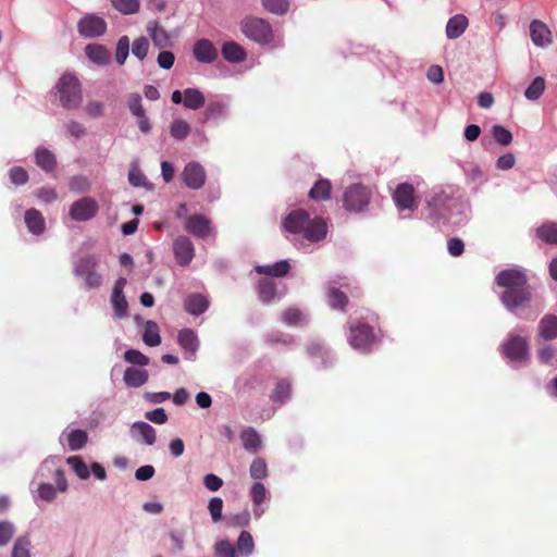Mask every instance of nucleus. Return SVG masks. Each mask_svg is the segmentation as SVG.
<instances>
[{"mask_svg": "<svg viewBox=\"0 0 557 557\" xmlns=\"http://www.w3.org/2000/svg\"><path fill=\"white\" fill-rule=\"evenodd\" d=\"M331 196V183L329 180H319L309 190V197L315 201L327 200Z\"/></svg>", "mask_w": 557, "mask_h": 557, "instance_id": "39", "label": "nucleus"}, {"mask_svg": "<svg viewBox=\"0 0 557 557\" xmlns=\"http://www.w3.org/2000/svg\"><path fill=\"white\" fill-rule=\"evenodd\" d=\"M237 556L249 557L255 552V541L250 532L244 530L239 533L236 545Z\"/></svg>", "mask_w": 557, "mask_h": 557, "instance_id": "34", "label": "nucleus"}, {"mask_svg": "<svg viewBox=\"0 0 557 557\" xmlns=\"http://www.w3.org/2000/svg\"><path fill=\"white\" fill-rule=\"evenodd\" d=\"M66 135L72 139H79L86 133L85 127L77 121L71 120L64 124Z\"/></svg>", "mask_w": 557, "mask_h": 557, "instance_id": "62", "label": "nucleus"}, {"mask_svg": "<svg viewBox=\"0 0 557 557\" xmlns=\"http://www.w3.org/2000/svg\"><path fill=\"white\" fill-rule=\"evenodd\" d=\"M30 546L27 535L18 536L13 544L11 557H30Z\"/></svg>", "mask_w": 557, "mask_h": 557, "instance_id": "46", "label": "nucleus"}, {"mask_svg": "<svg viewBox=\"0 0 557 557\" xmlns=\"http://www.w3.org/2000/svg\"><path fill=\"white\" fill-rule=\"evenodd\" d=\"M351 290V283L347 277L337 276L329 282L327 302L333 309H343L347 304L346 292Z\"/></svg>", "mask_w": 557, "mask_h": 557, "instance_id": "11", "label": "nucleus"}, {"mask_svg": "<svg viewBox=\"0 0 557 557\" xmlns=\"http://www.w3.org/2000/svg\"><path fill=\"white\" fill-rule=\"evenodd\" d=\"M185 230L198 238H206L212 233L210 220L202 214H194L186 219Z\"/></svg>", "mask_w": 557, "mask_h": 557, "instance_id": "17", "label": "nucleus"}, {"mask_svg": "<svg viewBox=\"0 0 557 557\" xmlns=\"http://www.w3.org/2000/svg\"><path fill=\"white\" fill-rule=\"evenodd\" d=\"M123 380L129 387H140L148 381V371L129 367L125 370Z\"/></svg>", "mask_w": 557, "mask_h": 557, "instance_id": "33", "label": "nucleus"}, {"mask_svg": "<svg viewBox=\"0 0 557 557\" xmlns=\"http://www.w3.org/2000/svg\"><path fill=\"white\" fill-rule=\"evenodd\" d=\"M58 493H61V490L57 483L52 485L47 481H39L36 491L33 492V499L36 504L52 503L57 499Z\"/></svg>", "mask_w": 557, "mask_h": 557, "instance_id": "23", "label": "nucleus"}, {"mask_svg": "<svg viewBox=\"0 0 557 557\" xmlns=\"http://www.w3.org/2000/svg\"><path fill=\"white\" fill-rule=\"evenodd\" d=\"M193 53L195 59L205 64L213 63L218 58V50L209 39H199L195 42Z\"/></svg>", "mask_w": 557, "mask_h": 557, "instance_id": "20", "label": "nucleus"}, {"mask_svg": "<svg viewBox=\"0 0 557 557\" xmlns=\"http://www.w3.org/2000/svg\"><path fill=\"white\" fill-rule=\"evenodd\" d=\"M69 187L72 191L75 193H86L89 190L90 184L85 176L77 175L70 180Z\"/></svg>", "mask_w": 557, "mask_h": 557, "instance_id": "63", "label": "nucleus"}, {"mask_svg": "<svg viewBox=\"0 0 557 557\" xmlns=\"http://www.w3.org/2000/svg\"><path fill=\"white\" fill-rule=\"evenodd\" d=\"M249 474L253 480L265 479L269 474L265 460L260 457L253 459L249 468Z\"/></svg>", "mask_w": 557, "mask_h": 557, "instance_id": "52", "label": "nucleus"}, {"mask_svg": "<svg viewBox=\"0 0 557 557\" xmlns=\"http://www.w3.org/2000/svg\"><path fill=\"white\" fill-rule=\"evenodd\" d=\"M129 53V38L122 36L117 40L115 49V60L119 65H123Z\"/></svg>", "mask_w": 557, "mask_h": 557, "instance_id": "55", "label": "nucleus"}, {"mask_svg": "<svg viewBox=\"0 0 557 557\" xmlns=\"http://www.w3.org/2000/svg\"><path fill=\"white\" fill-rule=\"evenodd\" d=\"M375 341V333L368 324H349L348 343L355 350L363 354L369 352Z\"/></svg>", "mask_w": 557, "mask_h": 557, "instance_id": "9", "label": "nucleus"}, {"mask_svg": "<svg viewBox=\"0 0 557 557\" xmlns=\"http://www.w3.org/2000/svg\"><path fill=\"white\" fill-rule=\"evenodd\" d=\"M240 30L248 39L261 46L270 45L274 39L271 24L261 17H245L240 23Z\"/></svg>", "mask_w": 557, "mask_h": 557, "instance_id": "5", "label": "nucleus"}, {"mask_svg": "<svg viewBox=\"0 0 557 557\" xmlns=\"http://www.w3.org/2000/svg\"><path fill=\"white\" fill-rule=\"evenodd\" d=\"M190 125L183 119H174L170 125V135L178 141L185 140L190 133Z\"/></svg>", "mask_w": 557, "mask_h": 557, "instance_id": "38", "label": "nucleus"}, {"mask_svg": "<svg viewBox=\"0 0 557 557\" xmlns=\"http://www.w3.org/2000/svg\"><path fill=\"white\" fill-rule=\"evenodd\" d=\"M127 107L135 117L146 114L145 109L143 107L141 96L138 92H132L128 95Z\"/></svg>", "mask_w": 557, "mask_h": 557, "instance_id": "56", "label": "nucleus"}, {"mask_svg": "<svg viewBox=\"0 0 557 557\" xmlns=\"http://www.w3.org/2000/svg\"><path fill=\"white\" fill-rule=\"evenodd\" d=\"M99 211L98 202L91 197H83L74 201L69 214L73 221L87 222L96 216Z\"/></svg>", "mask_w": 557, "mask_h": 557, "instance_id": "12", "label": "nucleus"}, {"mask_svg": "<svg viewBox=\"0 0 557 557\" xmlns=\"http://www.w3.org/2000/svg\"><path fill=\"white\" fill-rule=\"evenodd\" d=\"M173 253L177 264L187 267L195 257L193 242L187 236H177L173 242Z\"/></svg>", "mask_w": 557, "mask_h": 557, "instance_id": "15", "label": "nucleus"}, {"mask_svg": "<svg viewBox=\"0 0 557 557\" xmlns=\"http://www.w3.org/2000/svg\"><path fill=\"white\" fill-rule=\"evenodd\" d=\"M147 33L153 45L159 49L168 48L172 45L169 32L157 20L148 22Z\"/></svg>", "mask_w": 557, "mask_h": 557, "instance_id": "21", "label": "nucleus"}, {"mask_svg": "<svg viewBox=\"0 0 557 557\" xmlns=\"http://www.w3.org/2000/svg\"><path fill=\"white\" fill-rule=\"evenodd\" d=\"M529 349L528 339L512 333L502 345V354L513 364L524 363L530 357Z\"/></svg>", "mask_w": 557, "mask_h": 557, "instance_id": "8", "label": "nucleus"}, {"mask_svg": "<svg viewBox=\"0 0 557 557\" xmlns=\"http://www.w3.org/2000/svg\"><path fill=\"white\" fill-rule=\"evenodd\" d=\"M290 398V384L286 380H282L277 382L272 395L271 399L278 404L283 405Z\"/></svg>", "mask_w": 557, "mask_h": 557, "instance_id": "45", "label": "nucleus"}, {"mask_svg": "<svg viewBox=\"0 0 557 557\" xmlns=\"http://www.w3.org/2000/svg\"><path fill=\"white\" fill-rule=\"evenodd\" d=\"M35 159L37 165L45 171H51L55 165L54 154L46 148H38L35 152Z\"/></svg>", "mask_w": 557, "mask_h": 557, "instance_id": "42", "label": "nucleus"}, {"mask_svg": "<svg viewBox=\"0 0 557 557\" xmlns=\"http://www.w3.org/2000/svg\"><path fill=\"white\" fill-rule=\"evenodd\" d=\"M57 95L60 104L67 109H77L83 100L82 87L77 77L70 73H64L55 85Z\"/></svg>", "mask_w": 557, "mask_h": 557, "instance_id": "4", "label": "nucleus"}, {"mask_svg": "<svg viewBox=\"0 0 557 557\" xmlns=\"http://www.w3.org/2000/svg\"><path fill=\"white\" fill-rule=\"evenodd\" d=\"M111 305L113 308L114 318L120 320L127 315L128 304L124 294H112Z\"/></svg>", "mask_w": 557, "mask_h": 557, "instance_id": "48", "label": "nucleus"}, {"mask_svg": "<svg viewBox=\"0 0 557 557\" xmlns=\"http://www.w3.org/2000/svg\"><path fill=\"white\" fill-rule=\"evenodd\" d=\"M213 550L215 557H238L235 545L227 539L216 540Z\"/></svg>", "mask_w": 557, "mask_h": 557, "instance_id": "44", "label": "nucleus"}, {"mask_svg": "<svg viewBox=\"0 0 557 557\" xmlns=\"http://www.w3.org/2000/svg\"><path fill=\"white\" fill-rule=\"evenodd\" d=\"M206 97L203 92L198 88H186L184 89V101L183 106L193 111H197L205 106Z\"/></svg>", "mask_w": 557, "mask_h": 557, "instance_id": "32", "label": "nucleus"}, {"mask_svg": "<svg viewBox=\"0 0 557 557\" xmlns=\"http://www.w3.org/2000/svg\"><path fill=\"white\" fill-rule=\"evenodd\" d=\"M426 209L429 219L453 226L463 225L470 214L468 201L455 197L453 187L434 188L426 199Z\"/></svg>", "mask_w": 557, "mask_h": 557, "instance_id": "1", "label": "nucleus"}, {"mask_svg": "<svg viewBox=\"0 0 557 557\" xmlns=\"http://www.w3.org/2000/svg\"><path fill=\"white\" fill-rule=\"evenodd\" d=\"M231 115L230 99H218L210 101L205 111L206 121H223Z\"/></svg>", "mask_w": 557, "mask_h": 557, "instance_id": "19", "label": "nucleus"}, {"mask_svg": "<svg viewBox=\"0 0 557 557\" xmlns=\"http://www.w3.org/2000/svg\"><path fill=\"white\" fill-rule=\"evenodd\" d=\"M223 58L230 63H240L247 58L245 49L235 41H226L221 49Z\"/></svg>", "mask_w": 557, "mask_h": 557, "instance_id": "30", "label": "nucleus"}, {"mask_svg": "<svg viewBox=\"0 0 557 557\" xmlns=\"http://www.w3.org/2000/svg\"><path fill=\"white\" fill-rule=\"evenodd\" d=\"M259 297L262 302L269 304L275 298V286L271 280L264 278L258 285Z\"/></svg>", "mask_w": 557, "mask_h": 557, "instance_id": "51", "label": "nucleus"}, {"mask_svg": "<svg viewBox=\"0 0 557 557\" xmlns=\"http://www.w3.org/2000/svg\"><path fill=\"white\" fill-rule=\"evenodd\" d=\"M24 221L27 230L34 235H41L45 232L46 223L42 214L37 209H28L25 212Z\"/></svg>", "mask_w": 557, "mask_h": 557, "instance_id": "29", "label": "nucleus"}, {"mask_svg": "<svg viewBox=\"0 0 557 557\" xmlns=\"http://www.w3.org/2000/svg\"><path fill=\"white\" fill-rule=\"evenodd\" d=\"M525 271L520 267L502 270L495 277V284L503 288L499 299L511 313H517L532 299V287L528 283Z\"/></svg>", "mask_w": 557, "mask_h": 557, "instance_id": "3", "label": "nucleus"}, {"mask_svg": "<svg viewBox=\"0 0 557 557\" xmlns=\"http://www.w3.org/2000/svg\"><path fill=\"white\" fill-rule=\"evenodd\" d=\"M143 341L147 346L154 347L160 345L161 336L159 334V326L153 321H147L143 334Z\"/></svg>", "mask_w": 557, "mask_h": 557, "instance_id": "40", "label": "nucleus"}, {"mask_svg": "<svg viewBox=\"0 0 557 557\" xmlns=\"http://www.w3.org/2000/svg\"><path fill=\"white\" fill-rule=\"evenodd\" d=\"M393 200L399 210H413L418 203L414 197V188L408 183L399 184L394 194Z\"/></svg>", "mask_w": 557, "mask_h": 557, "instance_id": "16", "label": "nucleus"}, {"mask_svg": "<svg viewBox=\"0 0 557 557\" xmlns=\"http://www.w3.org/2000/svg\"><path fill=\"white\" fill-rule=\"evenodd\" d=\"M128 182L134 187H146L148 184L147 177L140 171L137 160L133 161L131 164V170L128 172Z\"/></svg>", "mask_w": 557, "mask_h": 557, "instance_id": "50", "label": "nucleus"}, {"mask_svg": "<svg viewBox=\"0 0 557 557\" xmlns=\"http://www.w3.org/2000/svg\"><path fill=\"white\" fill-rule=\"evenodd\" d=\"M537 237L550 245H557V223L546 222L536 228Z\"/></svg>", "mask_w": 557, "mask_h": 557, "instance_id": "37", "label": "nucleus"}, {"mask_svg": "<svg viewBox=\"0 0 557 557\" xmlns=\"http://www.w3.org/2000/svg\"><path fill=\"white\" fill-rule=\"evenodd\" d=\"M126 362L145 367L149 363V358L137 349H128L124 354Z\"/></svg>", "mask_w": 557, "mask_h": 557, "instance_id": "61", "label": "nucleus"}, {"mask_svg": "<svg viewBox=\"0 0 557 557\" xmlns=\"http://www.w3.org/2000/svg\"><path fill=\"white\" fill-rule=\"evenodd\" d=\"M253 505H262L269 498V491L261 482H255L249 492Z\"/></svg>", "mask_w": 557, "mask_h": 557, "instance_id": "53", "label": "nucleus"}, {"mask_svg": "<svg viewBox=\"0 0 557 557\" xmlns=\"http://www.w3.org/2000/svg\"><path fill=\"white\" fill-rule=\"evenodd\" d=\"M9 177L12 184L14 185H24L28 180V174L26 170L21 166H13L9 171Z\"/></svg>", "mask_w": 557, "mask_h": 557, "instance_id": "64", "label": "nucleus"}, {"mask_svg": "<svg viewBox=\"0 0 557 557\" xmlns=\"http://www.w3.org/2000/svg\"><path fill=\"white\" fill-rule=\"evenodd\" d=\"M208 510L212 522H220L223 519V499L221 497H212L209 500Z\"/></svg>", "mask_w": 557, "mask_h": 557, "instance_id": "57", "label": "nucleus"}, {"mask_svg": "<svg viewBox=\"0 0 557 557\" xmlns=\"http://www.w3.org/2000/svg\"><path fill=\"white\" fill-rule=\"evenodd\" d=\"M207 173L205 168L197 161L188 162L182 172L184 184L194 190L200 189L206 182Z\"/></svg>", "mask_w": 557, "mask_h": 557, "instance_id": "14", "label": "nucleus"}, {"mask_svg": "<svg viewBox=\"0 0 557 557\" xmlns=\"http://www.w3.org/2000/svg\"><path fill=\"white\" fill-rule=\"evenodd\" d=\"M129 434L133 440L151 446L157 441L156 430L147 422L136 421L129 428Z\"/></svg>", "mask_w": 557, "mask_h": 557, "instance_id": "18", "label": "nucleus"}, {"mask_svg": "<svg viewBox=\"0 0 557 557\" xmlns=\"http://www.w3.org/2000/svg\"><path fill=\"white\" fill-rule=\"evenodd\" d=\"M85 52L92 63L101 66L108 64L111 58L109 50L100 44L87 45Z\"/></svg>", "mask_w": 557, "mask_h": 557, "instance_id": "31", "label": "nucleus"}, {"mask_svg": "<svg viewBox=\"0 0 557 557\" xmlns=\"http://www.w3.org/2000/svg\"><path fill=\"white\" fill-rule=\"evenodd\" d=\"M77 30L84 38H97L107 32V23L99 15L86 14L78 21Z\"/></svg>", "mask_w": 557, "mask_h": 557, "instance_id": "13", "label": "nucleus"}, {"mask_svg": "<svg viewBox=\"0 0 557 557\" xmlns=\"http://www.w3.org/2000/svg\"><path fill=\"white\" fill-rule=\"evenodd\" d=\"M148 50L149 41L146 37H139L133 41L132 53L138 60L143 61L147 57Z\"/></svg>", "mask_w": 557, "mask_h": 557, "instance_id": "58", "label": "nucleus"}, {"mask_svg": "<svg viewBox=\"0 0 557 557\" xmlns=\"http://www.w3.org/2000/svg\"><path fill=\"white\" fill-rule=\"evenodd\" d=\"M112 7L123 15H133L139 11L140 0H111Z\"/></svg>", "mask_w": 557, "mask_h": 557, "instance_id": "43", "label": "nucleus"}, {"mask_svg": "<svg viewBox=\"0 0 557 557\" xmlns=\"http://www.w3.org/2000/svg\"><path fill=\"white\" fill-rule=\"evenodd\" d=\"M265 11L274 15H284L289 10V0H261Z\"/></svg>", "mask_w": 557, "mask_h": 557, "instance_id": "47", "label": "nucleus"}, {"mask_svg": "<svg viewBox=\"0 0 557 557\" xmlns=\"http://www.w3.org/2000/svg\"><path fill=\"white\" fill-rule=\"evenodd\" d=\"M284 230L293 237L290 240L297 249L310 251V245L319 243L326 237L327 225L323 219L311 218L302 209L293 210L283 221Z\"/></svg>", "mask_w": 557, "mask_h": 557, "instance_id": "2", "label": "nucleus"}, {"mask_svg": "<svg viewBox=\"0 0 557 557\" xmlns=\"http://www.w3.org/2000/svg\"><path fill=\"white\" fill-rule=\"evenodd\" d=\"M539 337L544 341H554L557 338V317L555 314H545L537 324Z\"/></svg>", "mask_w": 557, "mask_h": 557, "instance_id": "26", "label": "nucleus"}, {"mask_svg": "<svg viewBox=\"0 0 557 557\" xmlns=\"http://www.w3.org/2000/svg\"><path fill=\"white\" fill-rule=\"evenodd\" d=\"M177 342L186 352L195 354L199 347L198 337L190 329L180 331Z\"/></svg>", "mask_w": 557, "mask_h": 557, "instance_id": "35", "label": "nucleus"}, {"mask_svg": "<svg viewBox=\"0 0 557 557\" xmlns=\"http://www.w3.org/2000/svg\"><path fill=\"white\" fill-rule=\"evenodd\" d=\"M370 199L371 190L368 187L352 184L344 194V207L350 212H361L368 207Z\"/></svg>", "mask_w": 557, "mask_h": 557, "instance_id": "10", "label": "nucleus"}, {"mask_svg": "<svg viewBox=\"0 0 557 557\" xmlns=\"http://www.w3.org/2000/svg\"><path fill=\"white\" fill-rule=\"evenodd\" d=\"M545 90V79L542 76L535 77L524 91L528 100H537Z\"/></svg>", "mask_w": 557, "mask_h": 557, "instance_id": "49", "label": "nucleus"}, {"mask_svg": "<svg viewBox=\"0 0 557 557\" xmlns=\"http://www.w3.org/2000/svg\"><path fill=\"white\" fill-rule=\"evenodd\" d=\"M243 447L249 453H258L262 448L261 435L251 426L245 428L240 433Z\"/></svg>", "mask_w": 557, "mask_h": 557, "instance_id": "28", "label": "nucleus"}, {"mask_svg": "<svg viewBox=\"0 0 557 557\" xmlns=\"http://www.w3.org/2000/svg\"><path fill=\"white\" fill-rule=\"evenodd\" d=\"M530 36L532 42L537 47H547L552 44V33L549 28L539 20L531 22Z\"/></svg>", "mask_w": 557, "mask_h": 557, "instance_id": "22", "label": "nucleus"}, {"mask_svg": "<svg viewBox=\"0 0 557 557\" xmlns=\"http://www.w3.org/2000/svg\"><path fill=\"white\" fill-rule=\"evenodd\" d=\"M15 527L11 521H0V547L5 546L13 537Z\"/></svg>", "mask_w": 557, "mask_h": 557, "instance_id": "60", "label": "nucleus"}, {"mask_svg": "<svg viewBox=\"0 0 557 557\" xmlns=\"http://www.w3.org/2000/svg\"><path fill=\"white\" fill-rule=\"evenodd\" d=\"M282 321L288 326H301L307 323V314L298 308H288L282 313Z\"/></svg>", "mask_w": 557, "mask_h": 557, "instance_id": "36", "label": "nucleus"}, {"mask_svg": "<svg viewBox=\"0 0 557 557\" xmlns=\"http://www.w3.org/2000/svg\"><path fill=\"white\" fill-rule=\"evenodd\" d=\"M267 342L270 345L290 346L294 344L295 338H294V336H292L289 334H285L282 332H272L268 335Z\"/></svg>", "mask_w": 557, "mask_h": 557, "instance_id": "59", "label": "nucleus"}, {"mask_svg": "<svg viewBox=\"0 0 557 557\" xmlns=\"http://www.w3.org/2000/svg\"><path fill=\"white\" fill-rule=\"evenodd\" d=\"M469 25L468 17L463 14H456L451 16L445 28L448 39L454 40L462 36Z\"/></svg>", "mask_w": 557, "mask_h": 557, "instance_id": "27", "label": "nucleus"}, {"mask_svg": "<svg viewBox=\"0 0 557 557\" xmlns=\"http://www.w3.org/2000/svg\"><path fill=\"white\" fill-rule=\"evenodd\" d=\"M66 463L81 480H87L90 476L89 468L81 456H70Z\"/></svg>", "mask_w": 557, "mask_h": 557, "instance_id": "41", "label": "nucleus"}, {"mask_svg": "<svg viewBox=\"0 0 557 557\" xmlns=\"http://www.w3.org/2000/svg\"><path fill=\"white\" fill-rule=\"evenodd\" d=\"M491 134L495 141H497L502 146H508L512 141V134L503 125H494L491 128Z\"/></svg>", "mask_w": 557, "mask_h": 557, "instance_id": "54", "label": "nucleus"}, {"mask_svg": "<svg viewBox=\"0 0 557 557\" xmlns=\"http://www.w3.org/2000/svg\"><path fill=\"white\" fill-rule=\"evenodd\" d=\"M50 479H54L61 490V493H65L67 491L69 483L65 478L64 470L59 465V458L57 456H49L39 465L32 484H34L36 480L48 481Z\"/></svg>", "mask_w": 557, "mask_h": 557, "instance_id": "7", "label": "nucleus"}, {"mask_svg": "<svg viewBox=\"0 0 557 557\" xmlns=\"http://www.w3.org/2000/svg\"><path fill=\"white\" fill-rule=\"evenodd\" d=\"M209 308V300L202 294H190L184 300V309L191 315H200Z\"/></svg>", "mask_w": 557, "mask_h": 557, "instance_id": "24", "label": "nucleus"}, {"mask_svg": "<svg viewBox=\"0 0 557 557\" xmlns=\"http://www.w3.org/2000/svg\"><path fill=\"white\" fill-rule=\"evenodd\" d=\"M98 258L96 256H85L79 258L74 263V275L76 278L83 280L84 284L89 289H98L102 286L103 277L96 271L98 265Z\"/></svg>", "mask_w": 557, "mask_h": 557, "instance_id": "6", "label": "nucleus"}, {"mask_svg": "<svg viewBox=\"0 0 557 557\" xmlns=\"http://www.w3.org/2000/svg\"><path fill=\"white\" fill-rule=\"evenodd\" d=\"M64 437L67 441V446L71 451L83 449L88 442V434L82 429L71 430L69 432L63 431L60 435V442H62Z\"/></svg>", "mask_w": 557, "mask_h": 557, "instance_id": "25", "label": "nucleus"}]
</instances>
